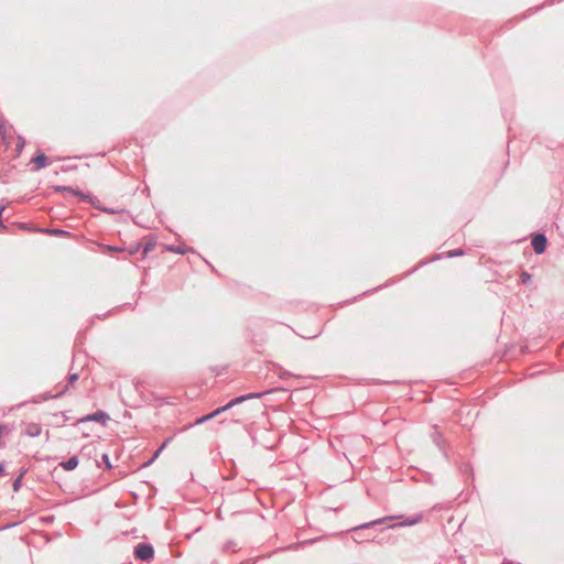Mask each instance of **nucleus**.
<instances>
[{
	"label": "nucleus",
	"instance_id": "4c0bfd02",
	"mask_svg": "<svg viewBox=\"0 0 564 564\" xmlns=\"http://www.w3.org/2000/svg\"><path fill=\"white\" fill-rule=\"evenodd\" d=\"M101 458H102V459H106V458H108V455H107V454H102V455H101Z\"/></svg>",
	"mask_w": 564,
	"mask_h": 564
},
{
	"label": "nucleus",
	"instance_id": "5701e85b",
	"mask_svg": "<svg viewBox=\"0 0 564 564\" xmlns=\"http://www.w3.org/2000/svg\"><path fill=\"white\" fill-rule=\"evenodd\" d=\"M77 379H78V375L77 373L70 375L69 378H68L69 384H72L75 381H77Z\"/></svg>",
	"mask_w": 564,
	"mask_h": 564
},
{
	"label": "nucleus",
	"instance_id": "dca6fc26",
	"mask_svg": "<svg viewBox=\"0 0 564 564\" xmlns=\"http://www.w3.org/2000/svg\"><path fill=\"white\" fill-rule=\"evenodd\" d=\"M18 524H20V521L7 523V524L0 527V531L12 529V528L17 527Z\"/></svg>",
	"mask_w": 564,
	"mask_h": 564
},
{
	"label": "nucleus",
	"instance_id": "f257e3e1",
	"mask_svg": "<svg viewBox=\"0 0 564 564\" xmlns=\"http://www.w3.org/2000/svg\"><path fill=\"white\" fill-rule=\"evenodd\" d=\"M423 520V511L413 513L411 516L405 514H390L372 520L376 527L386 525L380 528L379 531L386 529H399L404 527H412L421 523Z\"/></svg>",
	"mask_w": 564,
	"mask_h": 564
},
{
	"label": "nucleus",
	"instance_id": "9d476101",
	"mask_svg": "<svg viewBox=\"0 0 564 564\" xmlns=\"http://www.w3.org/2000/svg\"><path fill=\"white\" fill-rule=\"evenodd\" d=\"M41 432H42V427L35 423L28 424L24 430V433L31 437L39 436L41 434Z\"/></svg>",
	"mask_w": 564,
	"mask_h": 564
},
{
	"label": "nucleus",
	"instance_id": "bb28decb",
	"mask_svg": "<svg viewBox=\"0 0 564 564\" xmlns=\"http://www.w3.org/2000/svg\"><path fill=\"white\" fill-rule=\"evenodd\" d=\"M343 508L341 507H328V511L339 512Z\"/></svg>",
	"mask_w": 564,
	"mask_h": 564
},
{
	"label": "nucleus",
	"instance_id": "a878e982",
	"mask_svg": "<svg viewBox=\"0 0 564 564\" xmlns=\"http://www.w3.org/2000/svg\"><path fill=\"white\" fill-rule=\"evenodd\" d=\"M4 474H6V466H4L3 462H0V476H2Z\"/></svg>",
	"mask_w": 564,
	"mask_h": 564
},
{
	"label": "nucleus",
	"instance_id": "ddd939ff",
	"mask_svg": "<svg viewBox=\"0 0 564 564\" xmlns=\"http://www.w3.org/2000/svg\"><path fill=\"white\" fill-rule=\"evenodd\" d=\"M96 463V467L99 468V469H106V470H111L115 465L112 464L111 460H94Z\"/></svg>",
	"mask_w": 564,
	"mask_h": 564
},
{
	"label": "nucleus",
	"instance_id": "6ab92c4d",
	"mask_svg": "<svg viewBox=\"0 0 564 564\" xmlns=\"http://www.w3.org/2000/svg\"><path fill=\"white\" fill-rule=\"evenodd\" d=\"M169 250L173 251V252H177V253H185V249L181 248V247H174V246H170L167 248Z\"/></svg>",
	"mask_w": 564,
	"mask_h": 564
},
{
	"label": "nucleus",
	"instance_id": "7ed1b4c3",
	"mask_svg": "<svg viewBox=\"0 0 564 564\" xmlns=\"http://www.w3.org/2000/svg\"><path fill=\"white\" fill-rule=\"evenodd\" d=\"M258 397H260V394H259V393H250V394H247V395L238 397V398H236V399L231 400V401H230L229 403H227L226 405H224V406H221V408L216 409L215 411H213L212 413H209V414H207V415H205V416L199 417V419L196 421V424H202V423H204V422H207V421H209L210 419H213V417H215V416L219 415L220 413H223V412H225V411H227V410L231 409L234 405L239 404V403L243 402V401H245V400H247V399L258 398Z\"/></svg>",
	"mask_w": 564,
	"mask_h": 564
},
{
	"label": "nucleus",
	"instance_id": "423d86ee",
	"mask_svg": "<svg viewBox=\"0 0 564 564\" xmlns=\"http://www.w3.org/2000/svg\"><path fill=\"white\" fill-rule=\"evenodd\" d=\"M80 460H59L58 466H55L53 471L51 473L52 478L57 481L59 479V470L58 467L62 468L64 471H73L75 470Z\"/></svg>",
	"mask_w": 564,
	"mask_h": 564
},
{
	"label": "nucleus",
	"instance_id": "4be33fe9",
	"mask_svg": "<svg viewBox=\"0 0 564 564\" xmlns=\"http://www.w3.org/2000/svg\"><path fill=\"white\" fill-rule=\"evenodd\" d=\"M163 447H164V444H163L161 447H159V448L153 453V456H152V458H153V459H156V458L159 457V455L161 454V452H162Z\"/></svg>",
	"mask_w": 564,
	"mask_h": 564
},
{
	"label": "nucleus",
	"instance_id": "2eb2a0df",
	"mask_svg": "<svg viewBox=\"0 0 564 564\" xmlns=\"http://www.w3.org/2000/svg\"><path fill=\"white\" fill-rule=\"evenodd\" d=\"M22 487V475H19L12 482V489L14 492H19Z\"/></svg>",
	"mask_w": 564,
	"mask_h": 564
},
{
	"label": "nucleus",
	"instance_id": "a211bd4d",
	"mask_svg": "<svg viewBox=\"0 0 564 564\" xmlns=\"http://www.w3.org/2000/svg\"><path fill=\"white\" fill-rule=\"evenodd\" d=\"M531 281V275L527 272H522L521 274V282L522 283H529Z\"/></svg>",
	"mask_w": 564,
	"mask_h": 564
},
{
	"label": "nucleus",
	"instance_id": "e433bc0d",
	"mask_svg": "<svg viewBox=\"0 0 564 564\" xmlns=\"http://www.w3.org/2000/svg\"><path fill=\"white\" fill-rule=\"evenodd\" d=\"M120 476L123 477L127 475V471H119Z\"/></svg>",
	"mask_w": 564,
	"mask_h": 564
},
{
	"label": "nucleus",
	"instance_id": "20e7f679",
	"mask_svg": "<svg viewBox=\"0 0 564 564\" xmlns=\"http://www.w3.org/2000/svg\"><path fill=\"white\" fill-rule=\"evenodd\" d=\"M154 546L149 542H140L133 549L135 560L149 563L154 560Z\"/></svg>",
	"mask_w": 564,
	"mask_h": 564
},
{
	"label": "nucleus",
	"instance_id": "1a4fd4ad",
	"mask_svg": "<svg viewBox=\"0 0 564 564\" xmlns=\"http://www.w3.org/2000/svg\"><path fill=\"white\" fill-rule=\"evenodd\" d=\"M107 419H108V415L105 412H96L93 415H89L86 419L80 420L79 424H84L88 421L105 422Z\"/></svg>",
	"mask_w": 564,
	"mask_h": 564
},
{
	"label": "nucleus",
	"instance_id": "412c9836",
	"mask_svg": "<svg viewBox=\"0 0 564 564\" xmlns=\"http://www.w3.org/2000/svg\"><path fill=\"white\" fill-rule=\"evenodd\" d=\"M463 254V251L462 250H454V251H449L448 252V257L452 258V257H456V256H460Z\"/></svg>",
	"mask_w": 564,
	"mask_h": 564
},
{
	"label": "nucleus",
	"instance_id": "6e6552de",
	"mask_svg": "<svg viewBox=\"0 0 564 564\" xmlns=\"http://www.w3.org/2000/svg\"><path fill=\"white\" fill-rule=\"evenodd\" d=\"M321 540H323V536L307 539V540H304V541H301V542H297V543H292L289 546H286L285 550L297 551L301 547H304L306 545H313L314 543H316V542H318Z\"/></svg>",
	"mask_w": 564,
	"mask_h": 564
},
{
	"label": "nucleus",
	"instance_id": "f03ea898",
	"mask_svg": "<svg viewBox=\"0 0 564 564\" xmlns=\"http://www.w3.org/2000/svg\"><path fill=\"white\" fill-rule=\"evenodd\" d=\"M366 531H370L369 530V525L367 524V522H364V523H360L358 525H355L346 531H340L338 533H336V535L338 536H346L348 533H352V536L351 539L356 542V543H361V542H376V543H380V541L376 540V536H372V538H369V536H361V533L362 532H366Z\"/></svg>",
	"mask_w": 564,
	"mask_h": 564
},
{
	"label": "nucleus",
	"instance_id": "c9c22d12",
	"mask_svg": "<svg viewBox=\"0 0 564 564\" xmlns=\"http://www.w3.org/2000/svg\"><path fill=\"white\" fill-rule=\"evenodd\" d=\"M234 476H235V474H234V473H230V475H229V476H227L226 478L231 479V478H234Z\"/></svg>",
	"mask_w": 564,
	"mask_h": 564
},
{
	"label": "nucleus",
	"instance_id": "393cba45",
	"mask_svg": "<svg viewBox=\"0 0 564 564\" xmlns=\"http://www.w3.org/2000/svg\"><path fill=\"white\" fill-rule=\"evenodd\" d=\"M155 460H144V463L140 466V468H145L151 466Z\"/></svg>",
	"mask_w": 564,
	"mask_h": 564
},
{
	"label": "nucleus",
	"instance_id": "72a5a7b5",
	"mask_svg": "<svg viewBox=\"0 0 564 564\" xmlns=\"http://www.w3.org/2000/svg\"><path fill=\"white\" fill-rule=\"evenodd\" d=\"M228 462H229V464H230V466H231V467H234V466H235V462H236V460L230 459V460H228Z\"/></svg>",
	"mask_w": 564,
	"mask_h": 564
},
{
	"label": "nucleus",
	"instance_id": "aec40b11",
	"mask_svg": "<svg viewBox=\"0 0 564 564\" xmlns=\"http://www.w3.org/2000/svg\"><path fill=\"white\" fill-rule=\"evenodd\" d=\"M236 545V543L234 541H228L224 544V551H229L231 550L234 546Z\"/></svg>",
	"mask_w": 564,
	"mask_h": 564
},
{
	"label": "nucleus",
	"instance_id": "f8f14e48",
	"mask_svg": "<svg viewBox=\"0 0 564 564\" xmlns=\"http://www.w3.org/2000/svg\"><path fill=\"white\" fill-rule=\"evenodd\" d=\"M419 471L422 475V478H420V480H422L423 482L430 484L432 486L437 484V481L434 480L433 474L425 471V470H420V469H419Z\"/></svg>",
	"mask_w": 564,
	"mask_h": 564
},
{
	"label": "nucleus",
	"instance_id": "c756f323",
	"mask_svg": "<svg viewBox=\"0 0 564 564\" xmlns=\"http://www.w3.org/2000/svg\"><path fill=\"white\" fill-rule=\"evenodd\" d=\"M26 473H28V468H21L19 475H22V478H23Z\"/></svg>",
	"mask_w": 564,
	"mask_h": 564
},
{
	"label": "nucleus",
	"instance_id": "473e14b6",
	"mask_svg": "<svg viewBox=\"0 0 564 564\" xmlns=\"http://www.w3.org/2000/svg\"><path fill=\"white\" fill-rule=\"evenodd\" d=\"M151 249H152V247H151L150 245H148V246L144 248V253L149 252Z\"/></svg>",
	"mask_w": 564,
	"mask_h": 564
},
{
	"label": "nucleus",
	"instance_id": "2f4dec72",
	"mask_svg": "<svg viewBox=\"0 0 564 564\" xmlns=\"http://www.w3.org/2000/svg\"><path fill=\"white\" fill-rule=\"evenodd\" d=\"M361 536H369V538H372V536H371V533H370V532H368V531L362 532V533H361Z\"/></svg>",
	"mask_w": 564,
	"mask_h": 564
},
{
	"label": "nucleus",
	"instance_id": "9b49d317",
	"mask_svg": "<svg viewBox=\"0 0 564 564\" xmlns=\"http://www.w3.org/2000/svg\"><path fill=\"white\" fill-rule=\"evenodd\" d=\"M32 162L36 165V170L43 169L47 163V158L43 153H39L32 159Z\"/></svg>",
	"mask_w": 564,
	"mask_h": 564
},
{
	"label": "nucleus",
	"instance_id": "b1692460",
	"mask_svg": "<svg viewBox=\"0 0 564 564\" xmlns=\"http://www.w3.org/2000/svg\"><path fill=\"white\" fill-rule=\"evenodd\" d=\"M500 564H521V563L509 560V558H503Z\"/></svg>",
	"mask_w": 564,
	"mask_h": 564
},
{
	"label": "nucleus",
	"instance_id": "0eeeda50",
	"mask_svg": "<svg viewBox=\"0 0 564 564\" xmlns=\"http://www.w3.org/2000/svg\"><path fill=\"white\" fill-rule=\"evenodd\" d=\"M546 242V237L542 234H538L532 238V247L538 254L545 251Z\"/></svg>",
	"mask_w": 564,
	"mask_h": 564
},
{
	"label": "nucleus",
	"instance_id": "f704fd0d",
	"mask_svg": "<svg viewBox=\"0 0 564 564\" xmlns=\"http://www.w3.org/2000/svg\"><path fill=\"white\" fill-rule=\"evenodd\" d=\"M433 509H434V510H441V507H440V505H435V506L433 507Z\"/></svg>",
	"mask_w": 564,
	"mask_h": 564
},
{
	"label": "nucleus",
	"instance_id": "4468645a",
	"mask_svg": "<svg viewBox=\"0 0 564 564\" xmlns=\"http://www.w3.org/2000/svg\"><path fill=\"white\" fill-rule=\"evenodd\" d=\"M351 470H355L357 468L361 469L362 466H361V462L362 460H351V459H348V460H343Z\"/></svg>",
	"mask_w": 564,
	"mask_h": 564
},
{
	"label": "nucleus",
	"instance_id": "f3484780",
	"mask_svg": "<svg viewBox=\"0 0 564 564\" xmlns=\"http://www.w3.org/2000/svg\"><path fill=\"white\" fill-rule=\"evenodd\" d=\"M294 462V471L292 473V475H290L289 477L290 478H295L296 477V471L301 470V465L299 464V460H293Z\"/></svg>",
	"mask_w": 564,
	"mask_h": 564
},
{
	"label": "nucleus",
	"instance_id": "39448f33",
	"mask_svg": "<svg viewBox=\"0 0 564 564\" xmlns=\"http://www.w3.org/2000/svg\"><path fill=\"white\" fill-rule=\"evenodd\" d=\"M457 470L459 471V474L462 476L465 477V479H470L471 480V485H473V488L476 487L475 485V473H474V467L473 465L470 464V460H457Z\"/></svg>",
	"mask_w": 564,
	"mask_h": 564
},
{
	"label": "nucleus",
	"instance_id": "c85d7f7f",
	"mask_svg": "<svg viewBox=\"0 0 564 564\" xmlns=\"http://www.w3.org/2000/svg\"><path fill=\"white\" fill-rule=\"evenodd\" d=\"M51 232H52L53 235H62V234H64V231H63V230H59V229H54V230H52Z\"/></svg>",
	"mask_w": 564,
	"mask_h": 564
},
{
	"label": "nucleus",
	"instance_id": "cd10ccee",
	"mask_svg": "<svg viewBox=\"0 0 564 564\" xmlns=\"http://www.w3.org/2000/svg\"><path fill=\"white\" fill-rule=\"evenodd\" d=\"M130 496L132 497L133 502L135 503L139 499V496L134 491H130Z\"/></svg>",
	"mask_w": 564,
	"mask_h": 564
},
{
	"label": "nucleus",
	"instance_id": "7c9ffc66",
	"mask_svg": "<svg viewBox=\"0 0 564 564\" xmlns=\"http://www.w3.org/2000/svg\"><path fill=\"white\" fill-rule=\"evenodd\" d=\"M367 524L369 525V530L376 528V525L373 524V521H368Z\"/></svg>",
	"mask_w": 564,
	"mask_h": 564
}]
</instances>
